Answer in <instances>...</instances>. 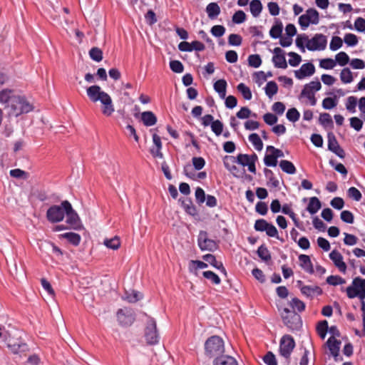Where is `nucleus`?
<instances>
[{
  "instance_id": "55",
  "label": "nucleus",
  "mask_w": 365,
  "mask_h": 365,
  "mask_svg": "<svg viewBox=\"0 0 365 365\" xmlns=\"http://www.w3.org/2000/svg\"><path fill=\"white\" fill-rule=\"evenodd\" d=\"M195 200L199 205L202 204L205 201L206 195L204 190L202 187H197L195 190Z\"/></svg>"
},
{
  "instance_id": "21",
  "label": "nucleus",
  "mask_w": 365,
  "mask_h": 365,
  "mask_svg": "<svg viewBox=\"0 0 365 365\" xmlns=\"http://www.w3.org/2000/svg\"><path fill=\"white\" fill-rule=\"evenodd\" d=\"M153 145L150 149V153L154 158H163V154L161 152L162 143L161 138H153Z\"/></svg>"
},
{
  "instance_id": "35",
  "label": "nucleus",
  "mask_w": 365,
  "mask_h": 365,
  "mask_svg": "<svg viewBox=\"0 0 365 365\" xmlns=\"http://www.w3.org/2000/svg\"><path fill=\"white\" fill-rule=\"evenodd\" d=\"M17 96L14 95L13 91L9 89H5L0 91V103L11 104V100L14 97Z\"/></svg>"
},
{
  "instance_id": "27",
  "label": "nucleus",
  "mask_w": 365,
  "mask_h": 365,
  "mask_svg": "<svg viewBox=\"0 0 365 365\" xmlns=\"http://www.w3.org/2000/svg\"><path fill=\"white\" fill-rule=\"evenodd\" d=\"M283 29V24L279 19H275L274 25L269 31V35L272 38H278L281 36Z\"/></svg>"
},
{
  "instance_id": "50",
  "label": "nucleus",
  "mask_w": 365,
  "mask_h": 365,
  "mask_svg": "<svg viewBox=\"0 0 365 365\" xmlns=\"http://www.w3.org/2000/svg\"><path fill=\"white\" fill-rule=\"evenodd\" d=\"M277 159L276 157L270 152L269 154H266L264 158V163L266 166L268 167H275L277 165Z\"/></svg>"
},
{
  "instance_id": "63",
  "label": "nucleus",
  "mask_w": 365,
  "mask_h": 365,
  "mask_svg": "<svg viewBox=\"0 0 365 365\" xmlns=\"http://www.w3.org/2000/svg\"><path fill=\"white\" fill-rule=\"evenodd\" d=\"M262 359L267 365H277L276 357L272 351H268Z\"/></svg>"
},
{
  "instance_id": "18",
  "label": "nucleus",
  "mask_w": 365,
  "mask_h": 365,
  "mask_svg": "<svg viewBox=\"0 0 365 365\" xmlns=\"http://www.w3.org/2000/svg\"><path fill=\"white\" fill-rule=\"evenodd\" d=\"M328 148L329 150L335 153L340 158L345 157L344 150L340 147L336 138H328Z\"/></svg>"
},
{
  "instance_id": "29",
  "label": "nucleus",
  "mask_w": 365,
  "mask_h": 365,
  "mask_svg": "<svg viewBox=\"0 0 365 365\" xmlns=\"http://www.w3.org/2000/svg\"><path fill=\"white\" fill-rule=\"evenodd\" d=\"M61 238L66 239L71 245L78 246L81 240L79 234L75 232H66L60 235Z\"/></svg>"
},
{
  "instance_id": "48",
  "label": "nucleus",
  "mask_w": 365,
  "mask_h": 365,
  "mask_svg": "<svg viewBox=\"0 0 365 365\" xmlns=\"http://www.w3.org/2000/svg\"><path fill=\"white\" fill-rule=\"evenodd\" d=\"M237 90L239 92L242 93L244 98L246 100H250L252 98V92L250 89L245 86L244 83H241L237 86Z\"/></svg>"
},
{
  "instance_id": "40",
  "label": "nucleus",
  "mask_w": 365,
  "mask_h": 365,
  "mask_svg": "<svg viewBox=\"0 0 365 365\" xmlns=\"http://www.w3.org/2000/svg\"><path fill=\"white\" fill-rule=\"evenodd\" d=\"M289 306L292 310H297L299 312H302L305 309V304L297 297L292 298L289 302Z\"/></svg>"
},
{
  "instance_id": "54",
  "label": "nucleus",
  "mask_w": 365,
  "mask_h": 365,
  "mask_svg": "<svg viewBox=\"0 0 365 365\" xmlns=\"http://www.w3.org/2000/svg\"><path fill=\"white\" fill-rule=\"evenodd\" d=\"M329 164L339 173L341 175L346 176L348 173V171L346 168L344 167V165L340 163H336L334 160H329Z\"/></svg>"
},
{
  "instance_id": "14",
  "label": "nucleus",
  "mask_w": 365,
  "mask_h": 365,
  "mask_svg": "<svg viewBox=\"0 0 365 365\" xmlns=\"http://www.w3.org/2000/svg\"><path fill=\"white\" fill-rule=\"evenodd\" d=\"M117 319L121 326L128 327L133 323L135 318L131 313L120 309L117 312Z\"/></svg>"
},
{
  "instance_id": "2",
  "label": "nucleus",
  "mask_w": 365,
  "mask_h": 365,
  "mask_svg": "<svg viewBox=\"0 0 365 365\" xmlns=\"http://www.w3.org/2000/svg\"><path fill=\"white\" fill-rule=\"evenodd\" d=\"M33 106L23 96H17L11 100V104L6 107L9 116L18 117L33 110Z\"/></svg>"
},
{
  "instance_id": "42",
  "label": "nucleus",
  "mask_w": 365,
  "mask_h": 365,
  "mask_svg": "<svg viewBox=\"0 0 365 365\" xmlns=\"http://www.w3.org/2000/svg\"><path fill=\"white\" fill-rule=\"evenodd\" d=\"M142 298L143 295L140 292L134 290L132 291L131 293L125 292L124 297V299L130 303H135Z\"/></svg>"
},
{
  "instance_id": "17",
  "label": "nucleus",
  "mask_w": 365,
  "mask_h": 365,
  "mask_svg": "<svg viewBox=\"0 0 365 365\" xmlns=\"http://www.w3.org/2000/svg\"><path fill=\"white\" fill-rule=\"evenodd\" d=\"M202 259L205 262H207L210 264H211L212 267L219 269L225 275L227 274L226 269H225V267L223 266L222 262H217L215 255H213L212 254H207V255H205L202 256Z\"/></svg>"
},
{
  "instance_id": "62",
  "label": "nucleus",
  "mask_w": 365,
  "mask_h": 365,
  "mask_svg": "<svg viewBox=\"0 0 365 365\" xmlns=\"http://www.w3.org/2000/svg\"><path fill=\"white\" fill-rule=\"evenodd\" d=\"M342 39L339 36H334L330 42L329 48L331 51H336L342 46Z\"/></svg>"
},
{
  "instance_id": "8",
  "label": "nucleus",
  "mask_w": 365,
  "mask_h": 365,
  "mask_svg": "<svg viewBox=\"0 0 365 365\" xmlns=\"http://www.w3.org/2000/svg\"><path fill=\"white\" fill-rule=\"evenodd\" d=\"M295 347L294 338L289 335H284L279 342V354L286 359H289L291 354Z\"/></svg>"
},
{
  "instance_id": "38",
  "label": "nucleus",
  "mask_w": 365,
  "mask_h": 365,
  "mask_svg": "<svg viewBox=\"0 0 365 365\" xmlns=\"http://www.w3.org/2000/svg\"><path fill=\"white\" fill-rule=\"evenodd\" d=\"M257 255L264 262L271 260V255L265 245H260L257 251Z\"/></svg>"
},
{
  "instance_id": "24",
  "label": "nucleus",
  "mask_w": 365,
  "mask_h": 365,
  "mask_svg": "<svg viewBox=\"0 0 365 365\" xmlns=\"http://www.w3.org/2000/svg\"><path fill=\"white\" fill-rule=\"evenodd\" d=\"M214 365H238L236 359L228 355H222L215 358Z\"/></svg>"
},
{
  "instance_id": "31",
  "label": "nucleus",
  "mask_w": 365,
  "mask_h": 365,
  "mask_svg": "<svg viewBox=\"0 0 365 365\" xmlns=\"http://www.w3.org/2000/svg\"><path fill=\"white\" fill-rule=\"evenodd\" d=\"M206 12L210 19H215L220 13V8L217 3H210L206 7Z\"/></svg>"
},
{
  "instance_id": "56",
  "label": "nucleus",
  "mask_w": 365,
  "mask_h": 365,
  "mask_svg": "<svg viewBox=\"0 0 365 365\" xmlns=\"http://www.w3.org/2000/svg\"><path fill=\"white\" fill-rule=\"evenodd\" d=\"M308 42V36L306 34L299 35L296 38V45L302 51H304V45L307 46Z\"/></svg>"
},
{
  "instance_id": "30",
  "label": "nucleus",
  "mask_w": 365,
  "mask_h": 365,
  "mask_svg": "<svg viewBox=\"0 0 365 365\" xmlns=\"http://www.w3.org/2000/svg\"><path fill=\"white\" fill-rule=\"evenodd\" d=\"M227 82L224 79L217 81L214 83V89L219 94L221 98H225Z\"/></svg>"
},
{
  "instance_id": "4",
  "label": "nucleus",
  "mask_w": 365,
  "mask_h": 365,
  "mask_svg": "<svg viewBox=\"0 0 365 365\" xmlns=\"http://www.w3.org/2000/svg\"><path fill=\"white\" fill-rule=\"evenodd\" d=\"M281 317L284 324L292 331L299 330L302 327L301 316L288 308L283 309Z\"/></svg>"
},
{
  "instance_id": "15",
  "label": "nucleus",
  "mask_w": 365,
  "mask_h": 365,
  "mask_svg": "<svg viewBox=\"0 0 365 365\" xmlns=\"http://www.w3.org/2000/svg\"><path fill=\"white\" fill-rule=\"evenodd\" d=\"M329 258L333 261L334 265L342 273H345L346 270V265L343 261V257L337 250H334L329 254Z\"/></svg>"
},
{
  "instance_id": "64",
  "label": "nucleus",
  "mask_w": 365,
  "mask_h": 365,
  "mask_svg": "<svg viewBox=\"0 0 365 365\" xmlns=\"http://www.w3.org/2000/svg\"><path fill=\"white\" fill-rule=\"evenodd\" d=\"M287 118L291 122H296L299 118V113L296 108H290L287 112Z\"/></svg>"
},
{
  "instance_id": "36",
  "label": "nucleus",
  "mask_w": 365,
  "mask_h": 365,
  "mask_svg": "<svg viewBox=\"0 0 365 365\" xmlns=\"http://www.w3.org/2000/svg\"><path fill=\"white\" fill-rule=\"evenodd\" d=\"M264 91L268 98H272L277 93L278 86L274 81H269L264 87Z\"/></svg>"
},
{
  "instance_id": "39",
  "label": "nucleus",
  "mask_w": 365,
  "mask_h": 365,
  "mask_svg": "<svg viewBox=\"0 0 365 365\" xmlns=\"http://www.w3.org/2000/svg\"><path fill=\"white\" fill-rule=\"evenodd\" d=\"M329 326L326 320L319 322L317 325V332L322 339H324L328 331Z\"/></svg>"
},
{
  "instance_id": "7",
  "label": "nucleus",
  "mask_w": 365,
  "mask_h": 365,
  "mask_svg": "<svg viewBox=\"0 0 365 365\" xmlns=\"http://www.w3.org/2000/svg\"><path fill=\"white\" fill-rule=\"evenodd\" d=\"M145 338L150 345H155L159 342L160 335L157 330L156 322L152 317H148L145 330Z\"/></svg>"
},
{
  "instance_id": "23",
  "label": "nucleus",
  "mask_w": 365,
  "mask_h": 365,
  "mask_svg": "<svg viewBox=\"0 0 365 365\" xmlns=\"http://www.w3.org/2000/svg\"><path fill=\"white\" fill-rule=\"evenodd\" d=\"M352 284L356 287L359 293V299L363 301L365 299V279L357 277L353 279Z\"/></svg>"
},
{
  "instance_id": "46",
  "label": "nucleus",
  "mask_w": 365,
  "mask_h": 365,
  "mask_svg": "<svg viewBox=\"0 0 365 365\" xmlns=\"http://www.w3.org/2000/svg\"><path fill=\"white\" fill-rule=\"evenodd\" d=\"M327 282L333 286L343 284L346 282L345 279L338 275H330L327 278Z\"/></svg>"
},
{
  "instance_id": "61",
  "label": "nucleus",
  "mask_w": 365,
  "mask_h": 365,
  "mask_svg": "<svg viewBox=\"0 0 365 365\" xmlns=\"http://www.w3.org/2000/svg\"><path fill=\"white\" fill-rule=\"evenodd\" d=\"M344 41L349 46H355L358 43V38L353 34H346L344 36Z\"/></svg>"
},
{
  "instance_id": "60",
  "label": "nucleus",
  "mask_w": 365,
  "mask_h": 365,
  "mask_svg": "<svg viewBox=\"0 0 365 365\" xmlns=\"http://www.w3.org/2000/svg\"><path fill=\"white\" fill-rule=\"evenodd\" d=\"M242 41V38L239 34H232L228 37V43L230 46H239Z\"/></svg>"
},
{
  "instance_id": "25",
  "label": "nucleus",
  "mask_w": 365,
  "mask_h": 365,
  "mask_svg": "<svg viewBox=\"0 0 365 365\" xmlns=\"http://www.w3.org/2000/svg\"><path fill=\"white\" fill-rule=\"evenodd\" d=\"M180 202H181L182 207L184 208L185 211L192 215L195 216L197 214V209L195 206L193 205L191 199L186 198V199H180Z\"/></svg>"
},
{
  "instance_id": "53",
  "label": "nucleus",
  "mask_w": 365,
  "mask_h": 365,
  "mask_svg": "<svg viewBox=\"0 0 365 365\" xmlns=\"http://www.w3.org/2000/svg\"><path fill=\"white\" fill-rule=\"evenodd\" d=\"M249 65L253 68H258L262 64V59L258 54H252L248 57Z\"/></svg>"
},
{
  "instance_id": "13",
  "label": "nucleus",
  "mask_w": 365,
  "mask_h": 365,
  "mask_svg": "<svg viewBox=\"0 0 365 365\" xmlns=\"http://www.w3.org/2000/svg\"><path fill=\"white\" fill-rule=\"evenodd\" d=\"M315 73V67L312 63H304L299 70L294 71V76L297 79L302 80L312 76Z\"/></svg>"
},
{
  "instance_id": "6",
  "label": "nucleus",
  "mask_w": 365,
  "mask_h": 365,
  "mask_svg": "<svg viewBox=\"0 0 365 365\" xmlns=\"http://www.w3.org/2000/svg\"><path fill=\"white\" fill-rule=\"evenodd\" d=\"M319 22V14L315 9H309L299 17L298 23L302 30H306L310 24L317 25Z\"/></svg>"
},
{
  "instance_id": "22",
  "label": "nucleus",
  "mask_w": 365,
  "mask_h": 365,
  "mask_svg": "<svg viewBox=\"0 0 365 365\" xmlns=\"http://www.w3.org/2000/svg\"><path fill=\"white\" fill-rule=\"evenodd\" d=\"M140 120L146 126L154 125L157 122V118L152 111H144L140 114Z\"/></svg>"
},
{
  "instance_id": "59",
  "label": "nucleus",
  "mask_w": 365,
  "mask_h": 365,
  "mask_svg": "<svg viewBox=\"0 0 365 365\" xmlns=\"http://www.w3.org/2000/svg\"><path fill=\"white\" fill-rule=\"evenodd\" d=\"M170 68L173 72L178 73H182L184 70L182 63L177 60H173L170 62Z\"/></svg>"
},
{
  "instance_id": "16",
  "label": "nucleus",
  "mask_w": 365,
  "mask_h": 365,
  "mask_svg": "<svg viewBox=\"0 0 365 365\" xmlns=\"http://www.w3.org/2000/svg\"><path fill=\"white\" fill-rule=\"evenodd\" d=\"M341 344V341L334 336H330L325 344L333 357H336L338 356Z\"/></svg>"
},
{
  "instance_id": "5",
  "label": "nucleus",
  "mask_w": 365,
  "mask_h": 365,
  "mask_svg": "<svg viewBox=\"0 0 365 365\" xmlns=\"http://www.w3.org/2000/svg\"><path fill=\"white\" fill-rule=\"evenodd\" d=\"M63 205L66 210L65 215H66L67 224L73 230H80L82 227L81 219L77 212L73 209L70 202L64 200L63 201Z\"/></svg>"
},
{
  "instance_id": "37",
  "label": "nucleus",
  "mask_w": 365,
  "mask_h": 365,
  "mask_svg": "<svg viewBox=\"0 0 365 365\" xmlns=\"http://www.w3.org/2000/svg\"><path fill=\"white\" fill-rule=\"evenodd\" d=\"M340 79L343 83L348 84L353 81L354 76L352 72L348 68H344L340 73Z\"/></svg>"
},
{
  "instance_id": "32",
  "label": "nucleus",
  "mask_w": 365,
  "mask_h": 365,
  "mask_svg": "<svg viewBox=\"0 0 365 365\" xmlns=\"http://www.w3.org/2000/svg\"><path fill=\"white\" fill-rule=\"evenodd\" d=\"M262 8V4L259 0H252L250 3V10L255 18L260 15Z\"/></svg>"
},
{
  "instance_id": "12",
  "label": "nucleus",
  "mask_w": 365,
  "mask_h": 365,
  "mask_svg": "<svg viewBox=\"0 0 365 365\" xmlns=\"http://www.w3.org/2000/svg\"><path fill=\"white\" fill-rule=\"evenodd\" d=\"M272 63L276 68L285 69L287 68V63L284 56V51L279 47L273 50Z\"/></svg>"
},
{
  "instance_id": "9",
  "label": "nucleus",
  "mask_w": 365,
  "mask_h": 365,
  "mask_svg": "<svg viewBox=\"0 0 365 365\" xmlns=\"http://www.w3.org/2000/svg\"><path fill=\"white\" fill-rule=\"evenodd\" d=\"M197 245L202 251L214 252L218 248L217 243L215 240L208 238V233L204 230L199 232Z\"/></svg>"
},
{
  "instance_id": "41",
  "label": "nucleus",
  "mask_w": 365,
  "mask_h": 365,
  "mask_svg": "<svg viewBox=\"0 0 365 365\" xmlns=\"http://www.w3.org/2000/svg\"><path fill=\"white\" fill-rule=\"evenodd\" d=\"M255 155V154H239L236 158L237 163L245 167L250 163V162L254 159L252 157H254Z\"/></svg>"
},
{
  "instance_id": "45",
  "label": "nucleus",
  "mask_w": 365,
  "mask_h": 365,
  "mask_svg": "<svg viewBox=\"0 0 365 365\" xmlns=\"http://www.w3.org/2000/svg\"><path fill=\"white\" fill-rule=\"evenodd\" d=\"M335 61L337 62L341 66L346 65L349 61V57L346 53L341 51L335 56Z\"/></svg>"
},
{
  "instance_id": "47",
  "label": "nucleus",
  "mask_w": 365,
  "mask_h": 365,
  "mask_svg": "<svg viewBox=\"0 0 365 365\" xmlns=\"http://www.w3.org/2000/svg\"><path fill=\"white\" fill-rule=\"evenodd\" d=\"M89 55L91 58L96 62H100L103 58V52L97 47L92 48L89 51Z\"/></svg>"
},
{
  "instance_id": "58",
  "label": "nucleus",
  "mask_w": 365,
  "mask_h": 365,
  "mask_svg": "<svg viewBox=\"0 0 365 365\" xmlns=\"http://www.w3.org/2000/svg\"><path fill=\"white\" fill-rule=\"evenodd\" d=\"M246 20V14L242 10L236 11L232 16V21L235 24H242Z\"/></svg>"
},
{
  "instance_id": "10",
  "label": "nucleus",
  "mask_w": 365,
  "mask_h": 365,
  "mask_svg": "<svg viewBox=\"0 0 365 365\" xmlns=\"http://www.w3.org/2000/svg\"><path fill=\"white\" fill-rule=\"evenodd\" d=\"M65 212L62 202L60 205H52L47 210L46 218L51 223L60 222L64 219Z\"/></svg>"
},
{
  "instance_id": "44",
  "label": "nucleus",
  "mask_w": 365,
  "mask_h": 365,
  "mask_svg": "<svg viewBox=\"0 0 365 365\" xmlns=\"http://www.w3.org/2000/svg\"><path fill=\"white\" fill-rule=\"evenodd\" d=\"M202 275L205 278L210 280L215 284H219L221 282L219 276L212 271H205L202 272Z\"/></svg>"
},
{
  "instance_id": "43",
  "label": "nucleus",
  "mask_w": 365,
  "mask_h": 365,
  "mask_svg": "<svg viewBox=\"0 0 365 365\" xmlns=\"http://www.w3.org/2000/svg\"><path fill=\"white\" fill-rule=\"evenodd\" d=\"M104 245L112 250H117L120 245V239L118 237H115L111 239H106L104 240Z\"/></svg>"
},
{
  "instance_id": "11",
  "label": "nucleus",
  "mask_w": 365,
  "mask_h": 365,
  "mask_svg": "<svg viewBox=\"0 0 365 365\" xmlns=\"http://www.w3.org/2000/svg\"><path fill=\"white\" fill-rule=\"evenodd\" d=\"M327 44V36L322 34H317L312 38H308L307 48L309 51H323L326 48Z\"/></svg>"
},
{
  "instance_id": "19",
  "label": "nucleus",
  "mask_w": 365,
  "mask_h": 365,
  "mask_svg": "<svg viewBox=\"0 0 365 365\" xmlns=\"http://www.w3.org/2000/svg\"><path fill=\"white\" fill-rule=\"evenodd\" d=\"M299 261L300 263L301 267L307 273L313 274L314 270L313 268V264L310 259L309 256L304 254H301L299 256Z\"/></svg>"
},
{
  "instance_id": "28",
  "label": "nucleus",
  "mask_w": 365,
  "mask_h": 365,
  "mask_svg": "<svg viewBox=\"0 0 365 365\" xmlns=\"http://www.w3.org/2000/svg\"><path fill=\"white\" fill-rule=\"evenodd\" d=\"M321 207L322 203L320 200L317 197H312L309 198V202L307 207V210L311 215H314L318 212Z\"/></svg>"
},
{
  "instance_id": "26",
  "label": "nucleus",
  "mask_w": 365,
  "mask_h": 365,
  "mask_svg": "<svg viewBox=\"0 0 365 365\" xmlns=\"http://www.w3.org/2000/svg\"><path fill=\"white\" fill-rule=\"evenodd\" d=\"M7 346L14 354L24 352L28 349V346L26 343L11 342V340L8 341Z\"/></svg>"
},
{
  "instance_id": "49",
  "label": "nucleus",
  "mask_w": 365,
  "mask_h": 365,
  "mask_svg": "<svg viewBox=\"0 0 365 365\" xmlns=\"http://www.w3.org/2000/svg\"><path fill=\"white\" fill-rule=\"evenodd\" d=\"M288 56L290 57L289 59V64L291 66L296 67L302 61V57L297 53L289 52Z\"/></svg>"
},
{
  "instance_id": "20",
  "label": "nucleus",
  "mask_w": 365,
  "mask_h": 365,
  "mask_svg": "<svg viewBox=\"0 0 365 365\" xmlns=\"http://www.w3.org/2000/svg\"><path fill=\"white\" fill-rule=\"evenodd\" d=\"M301 292L306 297L312 298L315 295H321L322 294V289L319 286L306 285L301 287Z\"/></svg>"
},
{
  "instance_id": "34",
  "label": "nucleus",
  "mask_w": 365,
  "mask_h": 365,
  "mask_svg": "<svg viewBox=\"0 0 365 365\" xmlns=\"http://www.w3.org/2000/svg\"><path fill=\"white\" fill-rule=\"evenodd\" d=\"M264 174L265 178L267 179V184L271 185L272 187L276 188L279 185V180L274 176V173L267 168L264 169Z\"/></svg>"
},
{
  "instance_id": "57",
  "label": "nucleus",
  "mask_w": 365,
  "mask_h": 365,
  "mask_svg": "<svg viewBox=\"0 0 365 365\" xmlns=\"http://www.w3.org/2000/svg\"><path fill=\"white\" fill-rule=\"evenodd\" d=\"M341 220L349 224H352L354 222V217L351 212L349 210H344L341 212L340 215Z\"/></svg>"
},
{
  "instance_id": "52",
  "label": "nucleus",
  "mask_w": 365,
  "mask_h": 365,
  "mask_svg": "<svg viewBox=\"0 0 365 365\" xmlns=\"http://www.w3.org/2000/svg\"><path fill=\"white\" fill-rule=\"evenodd\" d=\"M265 232L269 237H275L277 240H279L281 242H284V240L279 237L278 231L272 224L268 223V226L267 227V230H265Z\"/></svg>"
},
{
  "instance_id": "3",
  "label": "nucleus",
  "mask_w": 365,
  "mask_h": 365,
  "mask_svg": "<svg viewBox=\"0 0 365 365\" xmlns=\"http://www.w3.org/2000/svg\"><path fill=\"white\" fill-rule=\"evenodd\" d=\"M205 354L209 358L217 357L225 351L224 341L218 336H212L205 343Z\"/></svg>"
},
{
  "instance_id": "33",
  "label": "nucleus",
  "mask_w": 365,
  "mask_h": 365,
  "mask_svg": "<svg viewBox=\"0 0 365 365\" xmlns=\"http://www.w3.org/2000/svg\"><path fill=\"white\" fill-rule=\"evenodd\" d=\"M279 167L283 172L289 175H293L297 172V169L294 165L292 162L287 160H281L279 162Z\"/></svg>"
},
{
  "instance_id": "1",
  "label": "nucleus",
  "mask_w": 365,
  "mask_h": 365,
  "mask_svg": "<svg viewBox=\"0 0 365 365\" xmlns=\"http://www.w3.org/2000/svg\"><path fill=\"white\" fill-rule=\"evenodd\" d=\"M86 93L91 101H100L102 104V113L110 115L114 112V106L110 96L101 90L99 86L93 85L86 89Z\"/></svg>"
},
{
  "instance_id": "51",
  "label": "nucleus",
  "mask_w": 365,
  "mask_h": 365,
  "mask_svg": "<svg viewBox=\"0 0 365 365\" xmlns=\"http://www.w3.org/2000/svg\"><path fill=\"white\" fill-rule=\"evenodd\" d=\"M336 66V61L332 58H324L322 59L319 62V66L324 69H332Z\"/></svg>"
}]
</instances>
